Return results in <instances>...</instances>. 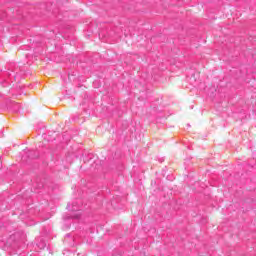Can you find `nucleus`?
<instances>
[{
	"label": "nucleus",
	"mask_w": 256,
	"mask_h": 256,
	"mask_svg": "<svg viewBox=\"0 0 256 256\" xmlns=\"http://www.w3.org/2000/svg\"><path fill=\"white\" fill-rule=\"evenodd\" d=\"M67 209L72 219H79L83 215V204L81 200H73L68 204Z\"/></svg>",
	"instance_id": "nucleus-1"
},
{
	"label": "nucleus",
	"mask_w": 256,
	"mask_h": 256,
	"mask_svg": "<svg viewBox=\"0 0 256 256\" xmlns=\"http://www.w3.org/2000/svg\"><path fill=\"white\" fill-rule=\"evenodd\" d=\"M38 247H39V249H45V247H46L45 242L42 241L40 244H38Z\"/></svg>",
	"instance_id": "nucleus-2"
}]
</instances>
